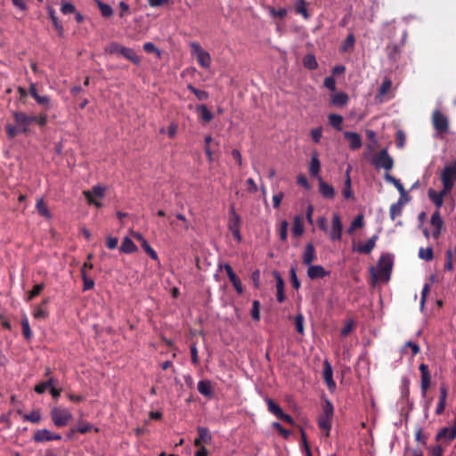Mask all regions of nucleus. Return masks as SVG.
Segmentation results:
<instances>
[{"instance_id": "1", "label": "nucleus", "mask_w": 456, "mask_h": 456, "mask_svg": "<svg viewBox=\"0 0 456 456\" xmlns=\"http://www.w3.org/2000/svg\"><path fill=\"white\" fill-rule=\"evenodd\" d=\"M440 179L443 189L439 191L430 188L428 191V199L437 208L444 205V197L451 193L456 182V159L446 164L441 172Z\"/></svg>"}, {"instance_id": "2", "label": "nucleus", "mask_w": 456, "mask_h": 456, "mask_svg": "<svg viewBox=\"0 0 456 456\" xmlns=\"http://www.w3.org/2000/svg\"><path fill=\"white\" fill-rule=\"evenodd\" d=\"M12 116L14 125L7 124L5 126V132L9 139L15 138L19 134H26L30 125L35 121V118L23 111H12Z\"/></svg>"}, {"instance_id": "3", "label": "nucleus", "mask_w": 456, "mask_h": 456, "mask_svg": "<svg viewBox=\"0 0 456 456\" xmlns=\"http://www.w3.org/2000/svg\"><path fill=\"white\" fill-rule=\"evenodd\" d=\"M322 409V413L318 419V426L322 430L326 432L325 436H329L332 426L334 408L330 401L326 399Z\"/></svg>"}, {"instance_id": "4", "label": "nucleus", "mask_w": 456, "mask_h": 456, "mask_svg": "<svg viewBox=\"0 0 456 456\" xmlns=\"http://www.w3.org/2000/svg\"><path fill=\"white\" fill-rule=\"evenodd\" d=\"M50 417L55 427L62 428L69 423L73 419V414L67 408L55 406L51 409Z\"/></svg>"}, {"instance_id": "5", "label": "nucleus", "mask_w": 456, "mask_h": 456, "mask_svg": "<svg viewBox=\"0 0 456 456\" xmlns=\"http://www.w3.org/2000/svg\"><path fill=\"white\" fill-rule=\"evenodd\" d=\"M432 125L437 136L443 137L449 132V118L439 110L432 113Z\"/></svg>"}, {"instance_id": "6", "label": "nucleus", "mask_w": 456, "mask_h": 456, "mask_svg": "<svg viewBox=\"0 0 456 456\" xmlns=\"http://www.w3.org/2000/svg\"><path fill=\"white\" fill-rule=\"evenodd\" d=\"M191 54L197 59L199 65L203 69H209L212 59L208 52L204 50L198 42L190 43Z\"/></svg>"}, {"instance_id": "7", "label": "nucleus", "mask_w": 456, "mask_h": 456, "mask_svg": "<svg viewBox=\"0 0 456 456\" xmlns=\"http://www.w3.org/2000/svg\"><path fill=\"white\" fill-rule=\"evenodd\" d=\"M393 268V258L390 255H382L377 264V276L379 280L388 281Z\"/></svg>"}, {"instance_id": "8", "label": "nucleus", "mask_w": 456, "mask_h": 456, "mask_svg": "<svg viewBox=\"0 0 456 456\" xmlns=\"http://www.w3.org/2000/svg\"><path fill=\"white\" fill-rule=\"evenodd\" d=\"M105 191H106L105 186H102L101 184H96V185L93 186L91 191H84L83 194H84L85 198L86 199L88 204L94 205L96 208H100L102 207V203L101 202V200H98L97 199H99V200L103 199L104 195H105Z\"/></svg>"}, {"instance_id": "9", "label": "nucleus", "mask_w": 456, "mask_h": 456, "mask_svg": "<svg viewBox=\"0 0 456 456\" xmlns=\"http://www.w3.org/2000/svg\"><path fill=\"white\" fill-rule=\"evenodd\" d=\"M240 224L241 219L240 215L235 211L234 207H231L229 210V220H228V229L232 233L234 240L240 243L242 240L240 234Z\"/></svg>"}, {"instance_id": "10", "label": "nucleus", "mask_w": 456, "mask_h": 456, "mask_svg": "<svg viewBox=\"0 0 456 456\" xmlns=\"http://www.w3.org/2000/svg\"><path fill=\"white\" fill-rule=\"evenodd\" d=\"M372 164L376 168H383L388 173L394 167V160L388 154L387 150L383 149L374 156Z\"/></svg>"}, {"instance_id": "11", "label": "nucleus", "mask_w": 456, "mask_h": 456, "mask_svg": "<svg viewBox=\"0 0 456 456\" xmlns=\"http://www.w3.org/2000/svg\"><path fill=\"white\" fill-rule=\"evenodd\" d=\"M430 224L433 227L431 232V235L435 240H438L442 233V229L444 227V220L440 214V208L436 209V211L432 214L430 218Z\"/></svg>"}, {"instance_id": "12", "label": "nucleus", "mask_w": 456, "mask_h": 456, "mask_svg": "<svg viewBox=\"0 0 456 456\" xmlns=\"http://www.w3.org/2000/svg\"><path fill=\"white\" fill-rule=\"evenodd\" d=\"M342 223L339 215L334 213L331 220V228L329 232L330 239L333 241L340 240L342 237Z\"/></svg>"}, {"instance_id": "13", "label": "nucleus", "mask_w": 456, "mask_h": 456, "mask_svg": "<svg viewBox=\"0 0 456 456\" xmlns=\"http://www.w3.org/2000/svg\"><path fill=\"white\" fill-rule=\"evenodd\" d=\"M419 370L421 374V377H420L421 395L423 397H425L427 395V392L430 387L431 375H430L428 365L425 363H421L419 367Z\"/></svg>"}, {"instance_id": "14", "label": "nucleus", "mask_w": 456, "mask_h": 456, "mask_svg": "<svg viewBox=\"0 0 456 456\" xmlns=\"http://www.w3.org/2000/svg\"><path fill=\"white\" fill-rule=\"evenodd\" d=\"M29 94L33 97V99L36 101V102L44 107L46 110L51 109V99L48 95H40L37 93L36 84L34 82H31L29 84Z\"/></svg>"}, {"instance_id": "15", "label": "nucleus", "mask_w": 456, "mask_h": 456, "mask_svg": "<svg viewBox=\"0 0 456 456\" xmlns=\"http://www.w3.org/2000/svg\"><path fill=\"white\" fill-rule=\"evenodd\" d=\"M61 436L59 434H53L50 430L44 428L38 429L34 433L33 440L37 443H44L53 440H61Z\"/></svg>"}, {"instance_id": "16", "label": "nucleus", "mask_w": 456, "mask_h": 456, "mask_svg": "<svg viewBox=\"0 0 456 456\" xmlns=\"http://www.w3.org/2000/svg\"><path fill=\"white\" fill-rule=\"evenodd\" d=\"M318 185L320 194L327 200H333L335 197V189L332 185L324 182L322 176H318Z\"/></svg>"}, {"instance_id": "17", "label": "nucleus", "mask_w": 456, "mask_h": 456, "mask_svg": "<svg viewBox=\"0 0 456 456\" xmlns=\"http://www.w3.org/2000/svg\"><path fill=\"white\" fill-rule=\"evenodd\" d=\"M379 239L378 234L371 236L365 243H358L354 250L360 254H370L376 247V242Z\"/></svg>"}, {"instance_id": "18", "label": "nucleus", "mask_w": 456, "mask_h": 456, "mask_svg": "<svg viewBox=\"0 0 456 456\" xmlns=\"http://www.w3.org/2000/svg\"><path fill=\"white\" fill-rule=\"evenodd\" d=\"M456 438V429L452 427H444L441 428L436 435V442L445 440L451 442Z\"/></svg>"}, {"instance_id": "19", "label": "nucleus", "mask_w": 456, "mask_h": 456, "mask_svg": "<svg viewBox=\"0 0 456 456\" xmlns=\"http://www.w3.org/2000/svg\"><path fill=\"white\" fill-rule=\"evenodd\" d=\"M323 379L330 391H333L336 388V383L333 379V370L329 361H324V368H323Z\"/></svg>"}, {"instance_id": "20", "label": "nucleus", "mask_w": 456, "mask_h": 456, "mask_svg": "<svg viewBox=\"0 0 456 456\" xmlns=\"http://www.w3.org/2000/svg\"><path fill=\"white\" fill-rule=\"evenodd\" d=\"M330 272L326 271L322 265H310L308 266L307 275L310 279H321L330 275Z\"/></svg>"}, {"instance_id": "21", "label": "nucleus", "mask_w": 456, "mask_h": 456, "mask_svg": "<svg viewBox=\"0 0 456 456\" xmlns=\"http://www.w3.org/2000/svg\"><path fill=\"white\" fill-rule=\"evenodd\" d=\"M345 138L349 142L351 150H358L362 147V142L361 136L355 132H344Z\"/></svg>"}, {"instance_id": "22", "label": "nucleus", "mask_w": 456, "mask_h": 456, "mask_svg": "<svg viewBox=\"0 0 456 456\" xmlns=\"http://www.w3.org/2000/svg\"><path fill=\"white\" fill-rule=\"evenodd\" d=\"M439 392L440 396L435 411L436 415H441L444 411L446 406L447 388L444 384L440 386Z\"/></svg>"}, {"instance_id": "23", "label": "nucleus", "mask_w": 456, "mask_h": 456, "mask_svg": "<svg viewBox=\"0 0 456 456\" xmlns=\"http://www.w3.org/2000/svg\"><path fill=\"white\" fill-rule=\"evenodd\" d=\"M321 170V162L318 158V153L314 152L311 157L310 164H309V174L312 177H317L319 175V172Z\"/></svg>"}, {"instance_id": "24", "label": "nucleus", "mask_w": 456, "mask_h": 456, "mask_svg": "<svg viewBox=\"0 0 456 456\" xmlns=\"http://www.w3.org/2000/svg\"><path fill=\"white\" fill-rule=\"evenodd\" d=\"M315 259V249L312 243H307L303 253V263L310 266Z\"/></svg>"}, {"instance_id": "25", "label": "nucleus", "mask_w": 456, "mask_h": 456, "mask_svg": "<svg viewBox=\"0 0 456 456\" xmlns=\"http://www.w3.org/2000/svg\"><path fill=\"white\" fill-rule=\"evenodd\" d=\"M47 12L58 35L60 37H62L64 33V28L56 15L55 10L52 6H48Z\"/></svg>"}, {"instance_id": "26", "label": "nucleus", "mask_w": 456, "mask_h": 456, "mask_svg": "<svg viewBox=\"0 0 456 456\" xmlns=\"http://www.w3.org/2000/svg\"><path fill=\"white\" fill-rule=\"evenodd\" d=\"M304 223L301 216H296L293 219L292 224V234L294 237L297 238L303 235L304 233Z\"/></svg>"}, {"instance_id": "27", "label": "nucleus", "mask_w": 456, "mask_h": 456, "mask_svg": "<svg viewBox=\"0 0 456 456\" xmlns=\"http://www.w3.org/2000/svg\"><path fill=\"white\" fill-rule=\"evenodd\" d=\"M342 196L344 197L345 200H349L353 198L350 168H347V170L346 171V180L344 183V188L342 190Z\"/></svg>"}, {"instance_id": "28", "label": "nucleus", "mask_w": 456, "mask_h": 456, "mask_svg": "<svg viewBox=\"0 0 456 456\" xmlns=\"http://www.w3.org/2000/svg\"><path fill=\"white\" fill-rule=\"evenodd\" d=\"M119 250L125 254H131L137 250V246L130 238L125 237L121 242Z\"/></svg>"}, {"instance_id": "29", "label": "nucleus", "mask_w": 456, "mask_h": 456, "mask_svg": "<svg viewBox=\"0 0 456 456\" xmlns=\"http://www.w3.org/2000/svg\"><path fill=\"white\" fill-rule=\"evenodd\" d=\"M121 55L126 58V60L130 61L131 62H133L134 64L135 65H139L141 63V58L140 56L136 53V52L132 49V48H129V47H126L123 49V52L121 53Z\"/></svg>"}, {"instance_id": "30", "label": "nucleus", "mask_w": 456, "mask_h": 456, "mask_svg": "<svg viewBox=\"0 0 456 456\" xmlns=\"http://www.w3.org/2000/svg\"><path fill=\"white\" fill-rule=\"evenodd\" d=\"M197 388L198 391L205 396L211 397L213 395V388L209 380L206 379L199 381Z\"/></svg>"}, {"instance_id": "31", "label": "nucleus", "mask_w": 456, "mask_h": 456, "mask_svg": "<svg viewBox=\"0 0 456 456\" xmlns=\"http://www.w3.org/2000/svg\"><path fill=\"white\" fill-rule=\"evenodd\" d=\"M36 208L41 216H43L46 219H51V217H52L51 212L48 209V207L46 206L43 198H39L37 200Z\"/></svg>"}, {"instance_id": "32", "label": "nucleus", "mask_w": 456, "mask_h": 456, "mask_svg": "<svg viewBox=\"0 0 456 456\" xmlns=\"http://www.w3.org/2000/svg\"><path fill=\"white\" fill-rule=\"evenodd\" d=\"M385 180L392 184L395 185V187L397 189V191L401 194V198L404 197L406 195V191L404 190L403 185L401 183V182L396 179L395 177L390 175L388 173L385 174Z\"/></svg>"}, {"instance_id": "33", "label": "nucleus", "mask_w": 456, "mask_h": 456, "mask_svg": "<svg viewBox=\"0 0 456 456\" xmlns=\"http://www.w3.org/2000/svg\"><path fill=\"white\" fill-rule=\"evenodd\" d=\"M392 87V81L390 78L386 77L379 90V93L377 94V99H379V102H383L384 95L391 89Z\"/></svg>"}, {"instance_id": "34", "label": "nucleus", "mask_w": 456, "mask_h": 456, "mask_svg": "<svg viewBox=\"0 0 456 456\" xmlns=\"http://www.w3.org/2000/svg\"><path fill=\"white\" fill-rule=\"evenodd\" d=\"M329 123L330 125L334 127L338 131L342 130V124H343V117L338 114H330L329 117Z\"/></svg>"}, {"instance_id": "35", "label": "nucleus", "mask_w": 456, "mask_h": 456, "mask_svg": "<svg viewBox=\"0 0 456 456\" xmlns=\"http://www.w3.org/2000/svg\"><path fill=\"white\" fill-rule=\"evenodd\" d=\"M303 65L305 68H306L310 70H314V69H317L318 62H317L315 56L314 54L309 53V54H306L304 56Z\"/></svg>"}, {"instance_id": "36", "label": "nucleus", "mask_w": 456, "mask_h": 456, "mask_svg": "<svg viewBox=\"0 0 456 456\" xmlns=\"http://www.w3.org/2000/svg\"><path fill=\"white\" fill-rule=\"evenodd\" d=\"M196 110L200 114L202 121L208 123L213 119V114L208 110L206 105L201 104L197 106Z\"/></svg>"}, {"instance_id": "37", "label": "nucleus", "mask_w": 456, "mask_h": 456, "mask_svg": "<svg viewBox=\"0 0 456 456\" xmlns=\"http://www.w3.org/2000/svg\"><path fill=\"white\" fill-rule=\"evenodd\" d=\"M94 1L96 3L102 17L109 18L113 14V9L110 5L102 3L101 0Z\"/></svg>"}, {"instance_id": "38", "label": "nucleus", "mask_w": 456, "mask_h": 456, "mask_svg": "<svg viewBox=\"0 0 456 456\" xmlns=\"http://www.w3.org/2000/svg\"><path fill=\"white\" fill-rule=\"evenodd\" d=\"M403 205V202L402 200V198L396 203L391 205L389 215L392 220H395V217L400 216L402 215Z\"/></svg>"}, {"instance_id": "39", "label": "nucleus", "mask_w": 456, "mask_h": 456, "mask_svg": "<svg viewBox=\"0 0 456 456\" xmlns=\"http://www.w3.org/2000/svg\"><path fill=\"white\" fill-rule=\"evenodd\" d=\"M348 102V96L345 93H336L332 95L331 103L335 106H344Z\"/></svg>"}, {"instance_id": "40", "label": "nucleus", "mask_w": 456, "mask_h": 456, "mask_svg": "<svg viewBox=\"0 0 456 456\" xmlns=\"http://www.w3.org/2000/svg\"><path fill=\"white\" fill-rule=\"evenodd\" d=\"M22 419L24 421H28L34 424H37L41 421L42 416L40 411L36 410L32 411L29 413L22 414Z\"/></svg>"}, {"instance_id": "41", "label": "nucleus", "mask_w": 456, "mask_h": 456, "mask_svg": "<svg viewBox=\"0 0 456 456\" xmlns=\"http://www.w3.org/2000/svg\"><path fill=\"white\" fill-rule=\"evenodd\" d=\"M265 403L267 404L268 411L278 419L283 411L282 409L271 398H266Z\"/></svg>"}, {"instance_id": "42", "label": "nucleus", "mask_w": 456, "mask_h": 456, "mask_svg": "<svg viewBox=\"0 0 456 456\" xmlns=\"http://www.w3.org/2000/svg\"><path fill=\"white\" fill-rule=\"evenodd\" d=\"M296 12L302 15L305 20L310 18L306 8L305 0H296Z\"/></svg>"}, {"instance_id": "43", "label": "nucleus", "mask_w": 456, "mask_h": 456, "mask_svg": "<svg viewBox=\"0 0 456 456\" xmlns=\"http://www.w3.org/2000/svg\"><path fill=\"white\" fill-rule=\"evenodd\" d=\"M20 324L22 327V334H23L24 338L27 340H30V338H32V331H31V329L29 326L28 319L25 314L21 318Z\"/></svg>"}, {"instance_id": "44", "label": "nucleus", "mask_w": 456, "mask_h": 456, "mask_svg": "<svg viewBox=\"0 0 456 456\" xmlns=\"http://www.w3.org/2000/svg\"><path fill=\"white\" fill-rule=\"evenodd\" d=\"M187 89L190 90L199 101H206L209 97V94L207 91L197 89L191 84L187 86Z\"/></svg>"}, {"instance_id": "45", "label": "nucleus", "mask_w": 456, "mask_h": 456, "mask_svg": "<svg viewBox=\"0 0 456 456\" xmlns=\"http://www.w3.org/2000/svg\"><path fill=\"white\" fill-rule=\"evenodd\" d=\"M288 227H289L288 221L282 220L280 222L279 227H278V234H279L280 240L283 242H286L287 239H288Z\"/></svg>"}, {"instance_id": "46", "label": "nucleus", "mask_w": 456, "mask_h": 456, "mask_svg": "<svg viewBox=\"0 0 456 456\" xmlns=\"http://www.w3.org/2000/svg\"><path fill=\"white\" fill-rule=\"evenodd\" d=\"M198 434H199L200 440H202V442L204 444H209L211 443L212 436L209 433V430L207 428L199 427Z\"/></svg>"}, {"instance_id": "47", "label": "nucleus", "mask_w": 456, "mask_h": 456, "mask_svg": "<svg viewBox=\"0 0 456 456\" xmlns=\"http://www.w3.org/2000/svg\"><path fill=\"white\" fill-rule=\"evenodd\" d=\"M419 257L428 262L431 261L434 257L432 247H428L426 248H420L419 250Z\"/></svg>"}, {"instance_id": "48", "label": "nucleus", "mask_w": 456, "mask_h": 456, "mask_svg": "<svg viewBox=\"0 0 456 456\" xmlns=\"http://www.w3.org/2000/svg\"><path fill=\"white\" fill-rule=\"evenodd\" d=\"M410 347L411 350V356L414 357L415 355H417L419 351H420V348H419V346L414 342H411V341H407L403 347L402 348L401 352L403 354H406V349Z\"/></svg>"}, {"instance_id": "49", "label": "nucleus", "mask_w": 456, "mask_h": 456, "mask_svg": "<svg viewBox=\"0 0 456 456\" xmlns=\"http://www.w3.org/2000/svg\"><path fill=\"white\" fill-rule=\"evenodd\" d=\"M124 48H125V46L119 45L118 43L111 42L106 48V52L109 53L110 54H120L121 55Z\"/></svg>"}, {"instance_id": "50", "label": "nucleus", "mask_w": 456, "mask_h": 456, "mask_svg": "<svg viewBox=\"0 0 456 456\" xmlns=\"http://www.w3.org/2000/svg\"><path fill=\"white\" fill-rule=\"evenodd\" d=\"M61 12L64 15L75 13L76 7L72 3L63 0L61 5Z\"/></svg>"}, {"instance_id": "51", "label": "nucleus", "mask_w": 456, "mask_h": 456, "mask_svg": "<svg viewBox=\"0 0 456 456\" xmlns=\"http://www.w3.org/2000/svg\"><path fill=\"white\" fill-rule=\"evenodd\" d=\"M82 280H83V290H89L94 287V281L92 278H89L87 273L82 272Z\"/></svg>"}, {"instance_id": "52", "label": "nucleus", "mask_w": 456, "mask_h": 456, "mask_svg": "<svg viewBox=\"0 0 456 456\" xmlns=\"http://www.w3.org/2000/svg\"><path fill=\"white\" fill-rule=\"evenodd\" d=\"M355 38L353 33L347 35L343 45L341 46L342 52H347L349 49H352L354 45Z\"/></svg>"}, {"instance_id": "53", "label": "nucleus", "mask_w": 456, "mask_h": 456, "mask_svg": "<svg viewBox=\"0 0 456 456\" xmlns=\"http://www.w3.org/2000/svg\"><path fill=\"white\" fill-rule=\"evenodd\" d=\"M143 50L148 53H155L158 58H160L161 52L155 45L151 42H146L142 45Z\"/></svg>"}, {"instance_id": "54", "label": "nucleus", "mask_w": 456, "mask_h": 456, "mask_svg": "<svg viewBox=\"0 0 456 456\" xmlns=\"http://www.w3.org/2000/svg\"><path fill=\"white\" fill-rule=\"evenodd\" d=\"M48 312L39 305L35 306L33 309V316L35 319L45 320L48 317Z\"/></svg>"}, {"instance_id": "55", "label": "nucleus", "mask_w": 456, "mask_h": 456, "mask_svg": "<svg viewBox=\"0 0 456 456\" xmlns=\"http://www.w3.org/2000/svg\"><path fill=\"white\" fill-rule=\"evenodd\" d=\"M250 314L254 321L258 322L260 320V303L258 300L253 301Z\"/></svg>"}, {"instance_id": "56", "label": "nucleus", "mask_w": 456, "mask_h": 456, "mask_svg": "<svg viewBox=\"0 0 456 456\" xmlns=\"http://www.w3.org/2000/svg\"><path fill=\"white\" fill-rule=\"evenodd\" d=\"M44 288H45V284L44 283L36 284L32 288V289L29 291L28 295V297H27V300L30 301L34 297L38 296L41 293V291L44 289Z\"/></svg>"}, {"instance_id": "57", "label": "nucleus", "mask_w": 456, "mask_h": 456, "mask_svg": "<svg viewBox=\"0 0 456 456\" xmlns=\"http://www.w3.org/2000/svg\"><path fill=\"white\" fill-rule=\"evenodd\" d=\"M445 258H446V260H445V264H444V269L446 271L450 272L453 268V264H452V262H453V252H452V249H447L445 251Z\"/></svg>"}, {"instance_id": "58", "label": "nucleus", "mask_w": 456, "mask_h": 456, "mask_svg": "<svg viewBox=\"0 0 456 456\" xmlns=\"http://www.w3.org/2000/svg\"><path fill=\"white\" fill-rule=\"evenodd\" d=\"M142 248L152 260L159 261V256H158L157 252L151 248V246L148 243V241H143Z\"/></svg>"}, {"instance_id": "59", "label": "nucleus", "mask_w": 456, "mask_h": 456, "mask_svg": "<svg viewBox=\"0 0 456 456\" xmlns=\"http://www.w3.org/2000/svg\"><path fill=\"white\" fill-rule=\"evenodd\" d=\"M296 330L299 334H304V316L298 314L295 317Z\"/></svg>"}, {"instance_id": "60", "label": "nucleus", "mask_w": 456, "mask_h": 456, "mask_svg": "<svg viewBox=\"0 0 456 456\" xmlns=\"http://www.w3.org/2000/svg\"><path fill=\"white\" fill-rule=\"evenodd\" d=\"M229 280L232 283V286L234 287L236 292L239 295H241L243 293V286L241 284L240 280L237 277V275L232 276Z\"/></svg>"}, {"instance_id": "61", "label": "nucleus", "mask_w": 456, "mask_h": 456, "mask_svg": "<svg viewBox=\"0 0 456 456\" xmlns=\"http://www.w3.org/2000/svg\"><path fill=\"white\" fill-rule=\"evenodd\" d=\"M415 440L423 445L427 444L428 435L423 434L422 428H418L415 431Z\"/></svg>"}, {"instance_id": "62", "label": "nucleus", "mask_w": 456, "mask_h": 456, "mask_svg": "<svg viewBox=\"0 0 456 456\" xmlns=\"http://www.w3.org/2000/svg\"><path fill=\"white\" fill-rule=\"evenodd\" d=\"M431 456H444V448L441 444L432 445L428 448Z\"/></svg>"}, {"instance_id": "63", "label": "nucleus", "mask_w": 456, "mask_h": 456, "mask_svg": "<svg viewBox=\"0 0 456 456\" xmlns=\"http://www.w3.org/2000/svg\"><path fill=\"white\" fill-rule=\"evenodd\" d=\"M311 135H312L313 141L315 143H319L321 141V138L322 136V128L320 126V127L312 129Z\"/></svg>"}, {"instance_id": "64", "label": "nucleus", "mask_w": 456, "mask_h": 456, "mask_svg": "<svg viewBox=\"0 0 456 456\" xmlns=\"http://www.w3.org/2000/svg\"><path fill=\"white\" fill-rule=\"evenodd\" d=\"M403 456H424L422 450L419 448H405Z\"/></svg>"}]
</instances>
